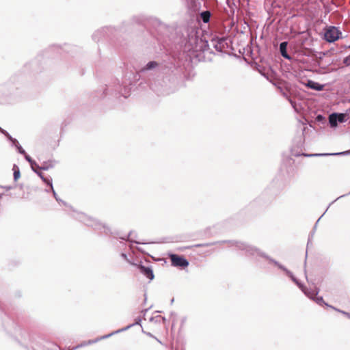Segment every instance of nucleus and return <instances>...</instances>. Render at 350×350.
I'll return each mask as SVG.
<instances>
[{"mask_svg":"<svg viewBox=\"0 0 350 350\" xmlns=\"http://www.w3.org/2000/svg\"><path fill=\"white\" fill-rule=\"evenodd\" d=\"M140 321H141V320H140V319H139V320H138L135 323H133V324L129 325H128V326H126V327H124V328H122V329H118V330H116V332H112V333H111V334H108V335H106V336H103V338H108V337H109V336H112V335H113V334H118V333H120V332H121L126 331V330H127L128 329H129L130 327H131L132 326H133L134 325H135V324H139Z\"/></svg>","mask_w":350,"mask_h":350,"instance_id":"obj_12","label":"nucleus"},{"mask_svg":"<svg viewBox=\"0 0 350 350\" xmlns=\"http://www.w3.org/2000/svg\"><path fill=\"white\" fill-rule=\"evenodd\" d=\"M122 96L124 97V98H126L128 96L125 94H122Z\"/></svg>","mask_w":350,"mask_h":350,"instance_id":"obj_27","label":"nucleus"},{"mask_svg":"<svg viewBox=\"0 0 350 350\" xmlns=\"http://www.w3.org/2000/svg\"><path fill=\"white\" fill-rule=\"evenodd\" d=\"M226 39L224 38H215L211 40V44L217 51H222L224 49V43Z\"/></svg>","mask_w":350,"mask_h":350,"instance_id":"obj_7","label":"nucleus"},{"mask_svg":"<svg viewBox=\"0 0 350 350\" xmlns=\"http://www.w3.org/2000/svg\"><path fill=\"white\" fill-rule=\"evenodd\" d=\"M340 35L341 32L338 28L334 26H330L326 29L324 33V37L327 42H333L337 40L340 38Z\"/></svg>","mask_w":350,"mask_h":350,"instance_id":"obj_3","label":"nucleus"},{"mask_svg":"<svg viewBox=\"0 0 350 350\" xmlns=\"http://www.w3.org/2000/svg\"><path fill=\"white\" fill-rule=\"evenodd\" d=\"M38 175L40 176V178H42V179L45 182V183H46L47 184H49V185H51V183L50 182V180H49V179H47V178H44V177L43 176V175H42V173L38 172Z\"/></svg>","mask_w":350,"mask_h":350,"instance_id":"obj_21","label":"nucleus"},{"mask_svg":"<svg viewBox=\"0 0 350 350\" xmlns=\"http://www.w3.org/2000/svg\"><path fill=\"white\" fill-rule=\"evenodd\" d=\"M0 131L2 132L3 133H5V131L0 127Z\"/></svg>","mask_w":350,"mask_h":350,"instance_id":"obj_24","label":"nucleus"},{"mask_svg":"<svg viewBox=\"0 0 350 350\" xmlns=\"http://www.w3.org/2000/svg\"><path fill=\"white\" fill-rule=\"evenodd\" d=\"M345 196V195H342V196H339L336 200H338V199H339V198H342V197H344Z\"/></svg>","mask_w":350,"mask_h":350,"instance_id":"obj_25","label":"nucleus"},{"mask_svg":"<svg viewBox=\"0 0 350 350\" xmlns=\"http://www.w3.org/2000/svg\"><path fill=\"white\" fill-rule=\"evenodd\" d=\"M12 170L14 172V179L15 181H17L21 177L20 169L17 165L14 164L13 165Z\"/></svg>","mask_w":350,"mask_h":350,"instance_id":"obj_14","label":"nucleus"},{"mask_svg":"<svg viewBox=\"0 0 350 350\" xmlns=\"http://www.w3.org/2000/svg\"><path fill=\"white\" fill-rule=\"evenodd\" d=\"M211 14L209 11H204L200 14V17L204 23H208L210 21Z\"/></svg>","mask_w":350,"mask_h":350,"instance_id":"obj_13","label":"nucleus"},{"mask_svg":"<svg viewBox=\"0 0 350 350\" xmlns=\"http://www.w3.org/2000/svg\"><path fill=\"white\" fill-rule=\"evenodd\" d=\"M343 64L347 66H350V55L343 59Z\"/></svg>","mask_w":350,"mask_h":350,"instance_id":"obj_19","label":"nucleus"},{"mask_svg":"<svg viewBox=\"0 0 350 350\" xmlns=\"http://www.w3.org/2000/svg\"><path fill=\"white\" fill-rule=\"evenodd\" d=\"M288 101L291 103L292 107L294 109V110L297 112H299L300 109V105L293 101L291 98H288Z\"/></svg>","mask_w":350,"mask_h":350,"instance_id":"obj_16","label":"nucleus"},{"mask_svg":"<svg viewBox=\"0 0 350 350\" xmlns=\"http://www.w3.org/2000/svg\"><path fill=\"white\" fill-rule=\"evenodd\" d=\"M287 42H282L280 44V51L283 57L287 59H291L290 55L287 53Z\"/></svg>","mask_w":350,"mask_h":350,"instance_id":"obj_10","label":"nucleus"},{"mask_svg":"<svg viewBox=\"0 0 350 350\" xmlns=\"http://www.w3.org/2000/svg\"><path fill=\"white\" fill-rule=\"evenodd\" d=\"M135 243H141V242L134 241Z\"/></svg>","mask_w":350,"mask_h":350,"instance_id":"obj_30","label":"nucleus"},{"mask_svg":"<svg viewBox=\"0 0 350 350\" xmlns=\"http://www.w3.org/2000/svg\"><path fill=\"white\" fill-rule=\"evenodd\" d=\"M350 154V150H347V151H344V152H336V153H324V154H301V155H304L305 157H322V156H328V155H347V154ZM293 154L295 157H298V156H300L301 154L299 153H293Z\"/></svg>","mask_w":350,"mask_h":350,"instance_id":"obj_9","label":"nucleus"},{"mask_svg":"<svg viewBox=\"0 0 350 350\" xmlns=\"http://www.w3.org/2000/svg\"><path fill=\"white\" fill-rule=\"evenodd\" d=\"M321 217L319 219H318V220H317V221L316 224H317V223L319 222V221H320V219H321ZM317 226V225H315V226Z\"/></svg>","mask_w":350,"mask_h":350,"instance_id":"obj_28","label":"nucleus"},{"mask_svg":"<svg viewBox=\"0 0 350 350\" xmlns=\"http://www.w3.org/2000/svg\"><path fill=\"white\" fill-rule=\"evenodd\" d=\"M161 319H162L163 321H165V318H163V317H161V316H157V317H151V318L150 319V321H154V320H155V321H160Z\"/></svg>","mask_w":350,"mask_h":350,"instance_id":"obj_20","label":"nucleus"},{"mask_svg":"<svg viewBox=\"0 0 350 350\" xmlns=\"http://www.w3.org/2000/svg\"><path fill=\"white\" fill-rule=\"evenodd\" d=\"M158 66V64L157 62H154V61H152V62H149L145 66L144 68L142 70V71H145V70H152L154 68H156L157 66Z\"/></svg>","mask_w":350,"mask_h":350,"instance_id":"obj_15","label":"nucleus"},{"mask_svg":"<svg viewBox=\"0 0 350 350\" xmlns=\"http://www.w3.org/2000/svg\"><path fill=\"white\" fill-rule=\"evenodd\" d=\"M26 159H27L28 161H30V159H29V157H27H27H26Z\"/></svg>","mask_w":350,"mask_h":350,"instance_id":"obj_29","label":"nucleus"},{"mask_svg":"<svg viewBox=\"0 0 350 350\" xmlns=\"http://www.w3.org/2000/svg\"><path fill=\"white\" fill-rule=\"evenodd\" d=\"M164 85H154L152 90L159 95H167L178 89V79L176 77H172V80L167 78L163 80Z\"/></svg>","mask_w":350,"mask_h":350,"instance_id":"obj_2","label":"nucleus"},{"mask_svg":"<svg viewBox=\"0 0 350 350\" xmlns=\"http://www.w3.org/2000/svg\"><path fill=\"white\" fill-rule=\"evenodd\" d=\"M170 259L172 265L174 267H186L189 265V262L183 256L171 254Z\"/></svg>","mask_w":350,"mask_h":350,"instance_id":"obj_5","label":"nucleus"},{"mask_svg":"<svg viewBox=\"0 0 350 350\" xmlns=\"http://www.w3.org/2000/svg\"><path fill=\"white\" fill-rule=\"evenodd\" d=\"M347 115L345 113H333L329 116V123L331 127H336L338 122H345Z\"/></svg>","mask_w":350,"mask_h":350,"instance_id":"obj_4","label":"nucleus"},{"mask_svg":"<svg viewBox=\"0 0 350 350\" xmlns=\"http://www.w3.org/2000/svg\"><path fill=\"white\" fill-rule=\"evenodd\" d=\"M236 247L241 250H243L245 252V254L248 256H259L264 257L269 260L270 262L273 263L275 265L278 266V267L282 270H283L286 275L291 278V279L301 289V291L304 293L306 295H307L308 297L312 299L317 304L319 305H325L326 306L331 308L332 306L329 305L328 304L325 303L323 300V298L322 297H317L318 291L316 293L310 292L308 289H306L303 284H301L298 280L293 275V273L288 270L286 267H284L283 265L280 264L276 260L271 258L270 257L266 256L264 253L261 252L258 249L251 246L250 245H247L245 243L241 242H237L236 243Z\"/></svg>","mask_w":350,"mask_h":350,"instance_id":"obj_1","label":"nucleus"},{"mask_svg":"<svg viewBox=\"0 0 350 350\" xmlns=\"http://www.w3.org/2000/svg\"><path fill=\"white\" fill-rule=\"evenodd\" d=\"M306 85L308 88H310L312 90H317V91L323 90V87H324L323 85L320 84V83L315 82L314 81H312V80H308Z\"/></svg>","mask_w":350,"mask_h":350,"instance_id":"obj_11","label":"nucleus"},{"mask_svg":"<svg viewBox=\"0 0 350 350\" xmlns=\"http://www.w3.org/2000/svg\"><path fill=\"white\" fill-rule=\"evenodd\" d=\"M20 152H21V153H24V152H25V151H24V150H23L22 149H20Z\"/></svg>","mask_w":350,"mask_h":350,"instance_id":"obj_26","label":"nucleus"},{"mask_svg":"<svg viewBox=\"0 0 350 350\" xmlns=\"http://www.w3.org/2000/svg\"><path fill=\"white\" fill-rule=\"evenodd\" d=\"M283 96H284L285 98H286L288 100V98H290L287 96V94H286V93H283Z\"/></svg>","mask_w":350,"mask_h":350,"instance_id":"obj_22","label":"nucleus"},{"mask_svg":"<svg viewBox=\"0 0 350 350\" xmlns=\"http://www.w3.org/2000/svg\"><path fill=\"white\" fill-rule=\"evenodd\" d=\"M40 169L46 170V167H40Z\"/></svg>","mask_w":350,"mask_h":350,"instance_id":"obj_31","label":"nucleus"},{"mask_svg":"<svg viewBox=\"0 0 350 350\" xmlns=\"http://www.w3.org/2000/svg\"><path fill=\"white\" fill-rule=\"evenodd\" d=\"M332 308L333 310H336V311L338 312L342 313V314H344V315L347 316V317H349V318L350 319V314H349V313H348V312H345V311L341 310H340V309H338V308H335V307H334V306H332Z\"/></svg>","mask_w":350,"mask_h":350,"instance_id":"obj_17","label":"nucleus"},{"mask_svg":"<svg viewBox=\"0 0 350 350\" xmlns=\"http://www.w3.org/2000/svg\"><path fill=\"white\" fill-rule=\"evenodd\" d=\"M139 271L141 273H142L144 276L148 278L150 280H152L154 275L153 273L152 269L151 267H145L144 265L138 266Z\"/></svg>","mask_w":350,"mask_h":350,"instance_id":"obj_8","label":"nucleus"},{"mask_svg":"<svg viewBox=\"0 0 350 350\" xmlns=\"http://www.w3.org/2000/svg\"><path fill=\"white\" fill-rule=\"evenodd\" d=\"M91 226L96 230H103L104 232L107 233L109 230L105 224L100 223L95 218L89 217V227Z\"/></svg>","mask_w":350,"mask_h":350,"instance_id":"obj_6","label":"nucleus"},{"mask_svg":"<svg viewBox=\"0 0 350 350\" xmlns=\"http://www.w3.org/2000/svg\"><path fill=\"white\" fill-rule=\"evenodd\" d=\"M332 308L333 310H336V311L338 312L342 313V314H344V315L347 316V317H349V318L350 319V314H349V313H348V312H345V311L341 310H340V309H338V308H335V307H334V306H332Z\"/></svg>","mask_w":350,"mask_h":350,"instance_id":"obj_18","label":"nucleus"},{"mask_svg":"<svg viewBox=\"0 0 350 350\" xmlns=\"http://www.w3.org/2000/svg\"><path fill=\"white\" fill-rule=\"evenodd\" d=\"M122 256L124 258H126V255L125 254H122Z\"/></svg>","mask_w":350,"mask_h":350,"instance_id":"obj_23","label":"nucleus"}]
</instances>
